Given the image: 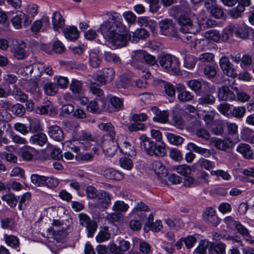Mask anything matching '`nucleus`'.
<instances>
[{"instance_id":"f257e3e1","label":"nucleus","mask_w":254,"mask_h":254,"mask_svg":"<svg viewBox=\"0 0 254 254\" xmlns=\"http://www.w3.org/2000/svg\"><path fill=\"white\" fill-rule=\"evenodd\" d=\"M151 135L152 137L156 140V142H154L152 139L144 134L139 137L141 149L150 156H165L166 149L165 144L162 141L161 132L158 130L152 129L151 130Z\"/></svg>"},{"instance_id":"f03ea898","label":"nucleus","mask_w":254,"mask_h":254,"mask_svg":"<svg viewBox=\"0 0 254 254\" xmlns=\"http://www.w3.org/2000/svg\"><path fill=\"white\" fill-rule=\"evenodd\" d=\"M106 15L108 19L101 24L98 30L105 38L108 39L117 31H125V25L120 13L111 11L107 12Z\"/></svg>"},{"instance_id":"7ed1b4c3","label":"nucleus","mask_w":254,"mask_h":254,"mask_svg":"<svg viewBox=\"0 0 254 254\" xmlns=\"http://www.w3.org/2000/svg\"><path fill=\"white\" fill-rule=\"evenodd\" d=\"M144 64L150 65L156 64L157 60L155 57L143 50H139L134 52L130 61L131 66L135 68L141 69Z\"/></svg>"},{"instance_id":"20e7f679","label":"nucleus","mask_w":254,"mask_h":254,"mask_svg":"<svg viewBox=\"0 0 254 254\" xmlns=\"http://www.w3.org/2000/svg\"><path fill=\"white\" fill-rule=\"evenodd\" d=\"M180 26V31L183 34H196L201 30V26L198 22H192L189 16L183 14L178 18Z\"/></svg>"},{"instance_id":"39448f33","label":"nucleus","mask_w":254,"mask_h":254,"mask_svg":"<svg viewBox=\"0 0 254 254\" xmlns=\"http://www.w3.org/2000/svg\"><path fill=\"white\" fill-rule=\"evenodd\" d=\"M159 63L164 69L177 75L181 74L180 63L177 59L170 54L161 55L159 58Z\"/></svg>"},{"instance_id":"423d86ee","label":"nucleus","mask_w":254,"mask_h":254,"mask_svg":"<svg viewBox=\"0 0 254 254\" xmlns=\"http://www.w3.org/2000/svg\"><path fill=\"white\" fill-rule=\"evenodd\" d=\"M187 84L197 95H202L215 89L214 86H211L209 83L202 79H191L187 81Z\"/></svg>"},{"instance_id":"0eeeda50","label":"nucleus","mask_w":254,"mask_h":254,"mask_svg":"<svg viewBox=\"0 0 254 254\" xmlns=\"http://www.w3.org/2000/svg\"><path fill=\"white\" fill-rule=\"evenodd\" d=\"M129 38V36L128 35L127 30L125 26V31H117L108 40L111 47L113 49H117L126 46L127 45Z\"/></svg>"},{"instance_id":"6e6552de","label":"nucleus","mask_w":254,"mask_h":254,"mask_svg":"<svg viewBox=\"0 0 254 254\" xmlns=\"http://www.w3.org/2000/svg\"><path fill=\"white\" fill-rule=\"evenodd\" d=\"M187 149L190 151L185 155V159L188 163H191L195 156V154L191 151L200 154L204 157H209L211 155V152L209 150L198 146L192 142L188 144Z\"/></svg>"},{"instance_id":"1a4fd4ad","label":"nucleus","mask_w":254,"mask_h":254,"mask_svg":"<svg viewBox=\"0 0 254 254\" xmlns=\"http://www.w3.org/2000/svg\"><path fill=\"white\" fill-rule=\"evenodd\" d=\"M78 218L79 224L86 228L88 237H92L97 228L96 222L92 220L89 216L84 213L78 214Z\"/></svg>"},{"instance_id":"9d476101","label":"nucleus","mask_w":254,"mask_h":254,"mask_svg":"<svg viewBox=\"0 0 254 254\" xmlns=\"http://www.w3.org/2000/svg\"><path fill=\"white\" fill-rule=\"evenodd\" d=\"M226 30L231 36L235 34L236 37L243 39L249 37L250 28L245 24H230L227 27Z\"/></svg>"},{"instance_id":"9b49d317","label":"nucleus","mask_w":254,"mask_h":254,"mask_svg":"<svg viewBox=\"0 0 254 254\" xmlns=\"http://www.w3.org/2000/svg\"><path fill=\"white\" fill-rule=\"evenodd\" d=\"M159 26L161 34L174 37L177 36V30L172 20L169 19L162 20L159 22Z\"/></svg>"},{"instance_id":"f8f14e48","label":"nucleus","mask_w":254,"mask_h":254,"mask_svg":"<svg viewBox=\"0 0 254 254\" xmlns=\"http://www.w3.org/2000/svg\"><path fill=\"white\" fill-rule=\"evenodd\" d=\"M115 74V71L113 68H105L94 75V79L101 85H105L114 79Z\"/></svg>"},{"instance_id":"ddd939ff","label":"nucleus","mask_w":254,"mask_h":254,"mask_svg":"<svg viewBox=\"0 0 254 254\" xmlns=\"http://www.w3.org/2000/svg\"><path fill=\"white\" fill-rule=\"evenodd\" d=\"M219 64L223 73L228 76L235 78L237 76L236 70L228 57L226 56L221 57L219 60Z\"/></svg>"},{"instance_id":"4468645a","label":"nucleus","mask_w":254,"mask_h":254,"mask_svg":"<svg viewBox=\"0 0 254 254\" xmlns=\"http://www.w3.org/2000/svg\"><path fill=\"white\" fill-rule=\"evenodd\" d=\"M111 203L110 194L104 190L98 193L96 201L92 204L94 208L100 209H106Z\"/></svg>"},{"instance_id":"2eb2a0df","label":"nucleus","mask_w":254,"mask_h":254,"mask_svg":"<svg viewBox=\"0 0 254 254\" xmlns=\"http://www.w3.org/2000/svg\"><path fill=\"white\" fill-rule=\"evenodd\" d=\"M102 147L105 155L108 157L114 156L119 146L117 139L102 140Z\"/></svg>"},{"instance_id":"dca6fc26","label":"nucleus","mask_w":254,"mask_h":254,"mask_svg":"<svg viewBox=\"0 0 254 254\" xmlns=\"http://www.w3.org/2000/svg\"><path fill=\"white\" fill-rule=\"evenodd\" d=\"M11 21L15 28L19 29L22 27L21 23L22 21L24 26L26 27L31 24L32 19L23 12H19L15 16L12 17Z\"/></svg>"},{"instance_id":"f3484780","label":"nucleus","mask_w":254,"mask_h":254,"mask_svg":"<svg viewBox=\"0 0 254 254\" xmlns=\"http://www.w3.org/2000/svg\"><path fill=\"white\" fill-rule=\"evenodd\" d=\"M99 128L106 132L102 138V140L115 139L116 136V131L114 126L111 123H101L98 125Z\"/></svg>"},{"instance_id":"a211bd4d","label":"nucleus","mask_w":254,"mask_h":254,"mask_svg":"<svg viewBox=\"0 0 254 254\" xmlns=\"http://www.w3.org/2000/svg\"><path fill=\"white\" fill-rule=\"evenodd\" d=\"M150 111L155 116L153 120L155 122L161 124H166L169 121V112L167 110L160 111L158 107L154 106L150 108Z\"/></svg>"},{"instance_id":"6ab92c4d","label":"nucleus","mask_w":254,"mask_h":254,"mask_svg":"<svg viewBox=\"0 0 254 254\" xmlns=\"http://www.w3.org/2000/svg\"><path fill=\"white\" fill-rule=\"evenodd\" d=\"M203 217L205 221L213 226H217L220 222V219L216 215L215 210L212 207L206 208Z\"/></svg>"},{"instance_id":"aec40b11","label":"nucleus","mask_w":254,"mask_h":254,"mask_svg":"<svg viewBox=\"0 0 254 254\" xmlns=\"http://www.w3.org/2000/svg\"><path fill=\"white\" fill-rule=\"evenodd\" d=\"M248 243L254 245V236L250 234L249 229L240 222L235 230Z\"/></svg>"},{"instance_id":"412c9836","label":"nucleus","mask_w":254,"mask_h":254,"mask_svg":"<svg viewBox=\"0 0 254 254\" xmlns=\"http://www.w3.org/2000/svg\"><path fill=\"white\" fill-rule=\"evenodd\" d=\"M218 98L221 101H233L236 96L228 86H223L218 89Z\"/></svg>"},{"instance_id":"4be33fe9","label":"nucleus","mask_w":254,"mask_h":254,"mask_svg":"<svg viewBox=\"0 0 254 254\" xmlns=\"http://www.w3.org/2000/svg\"><path fill=\"white\" fill-rule=\"evenodd\" d=\"M48 133L50 137L58 141H62L64 139V134L63 129L57 125L51 126Z\"/></svg>"},{"instance_id":"5701e85b","label":"nucleus","mask_w":254,"mask_h":254,"mask_svg":"<svg viewBox=\"0 0 254 254\" xmlns=\"http://www.w3.org/2000/svg\"><path fill=\"white\" fill-rule=\"evenodd\" d=\"M226 244L222 242H209L208 254H226Z\"/></svg>"},{"instance_id":"b1692460","label":"nucleus","mask_w":254,"mask_h":254,"mask_svg":"<svg viewBox=\"0 0 254 254\" xmlns=\"http://www.w3.org/2000/svg\"><path fill=\"white\" fill-rule=\"evenodd\" d=\"M152 168L158 178L166 177L168 174V170L160 161H154L152 163Z\"/></svg>"},{"instance_id":"393cba45","label":"nucleus","mask_w":254,"mask_h":254,"mask_svg":"<svg viewBox=\"0 0 254 254\" xmlns=\"http://www.w3.org/2000/svg\"><path fill=\"white\" fill-rule=\"evenodd\" d=\"M17 44L15 45L16 47L14 50V57L18 60H23L26 57L25 51L26 44L25 43L20 41L17 42Z\"/></svg>"},{"instance_id":"a878e982","label":"nucleus","mask_w":254,"mask_h":254,"mask_svg":"<svg viewBox=\"0 0 254 254\" xmlns=\"http://www.w3.org/2000/svg\"><path fill=\"white\" fill-rule=\"evenodd\" d=\"M179 86L180 87L178 88L179 91L178 99L179 100L183 102L191 100L193 95L190 91L185 90V87L184 85H179Z\"/></svg>"},{"instance_id":"bb28decb","label":"nucleus","mask_w":254,"mask_h":254,"mask_svg":"<svg viewBox=\"0 0 254 254\" xmlns=\"http://www.w3.org/2000/svg\"><path fill=\"white\" fill-rule=\"evenodd\" d=\"M52 19L53 28L55 31L62 28L64 25V20L59 11H56L53 14Z\"/></svg>"},{"instance_id":"cd10ccee","label":"nucleus","mask_w":254,"mask_h":254,"mask_svg":"<svg viewBox=\"0 0 254 254\" xmlns=\"http://www.w3.org/2000/svg\"><path fill=\"white\" fill-rule=\"evenodd\" d=\"M63 32L67 39L72 41L76 40L79 36L77 28L74 26L64 28Z\"/></svg>"},{"instance_id":"c85d7f7f","label":"nucleus","mask_w":254,"mask_h":254,"mask_svg":"<svg viewBox=\"0 0 254 254\" xmlns=\"http://www.w3.org/2000/svg\"><path fill=\"white\" fill-rule=\"evenodd\" d=\"M234 145L233 141L228 138L224 139H218L215 142L216 148L221 150H226L227 149L232 148Z\"/></svg>"},{"instance_id":"c756f323","label":"nucleus","mask_w":254,"mask_h":254,"mask_svg":"<svg viewBox=\"0 0 254 254\" xmlns=\"http://www.w3.org/2000/svg\"><path fill=\"white\" fill-rule=\"evenodd\" d=\"M47 142V137L44 133H39L32 135L30 138L31 144L38 145L41 146L44 145Z\"/></svg>"},{"instance_id":"7c9ffc66","label":"nucleus","mask_w":254,"mask_h":254,"mask_svg":"<svg viewBox=\"0 0 254 254\" xmlns=\"http://www.w3.org/2000/svg\"><path fill=\"white\" fill-rule=\"evenodd\" d=\"M104 175L107 179L116 181H120L124 177V175L121 172L111 168L105 170L104 172Z\"/></svg>"},{"instance_id":"2f4dec72","label":"nucleus","mask_w":254,"mask_h":254,"mask_svg":"<svg viewBox=\"0 0 254 254\" xmlns=\"http://www.w3.org/2000/svg\"><path fill=\"white\" fill-rule=\"evenodd\" d=\"M138 22L141 26L148 27L154 33L156 30L157 24L155 20H151L147 17H140L138 19Z\"/></svg>"},{"instance_id":"473e14b6","label":"nucleus","mask_w":254,"mask_h":254,"mask_svg":"<svg viewBox=\"0 0 254 254\" xmlns=\"http://www.w3.org/2000/svg\"><path fill=\"white\" fill-rule=\"evenodd\" d=\"M119 148L121 152L128 156L133 157L136 155L134 146L128 141L124 142L122 146L119 147Z\"/></svg>"},{"instance_id":"72a5a7b5","label":"nucleus","mask_w":254,"mask_h":254,"mask_svg":"<svg viewBox=\"0 0 254 254\" xmlns=\"http://www.w3.org/2000/svg\"><path fill=\"white\" fill-rule=\"evenodd\" d=\"M165 135L168 142L174 145L180 146L185 140V139L183 137L172 133L166 132Z\"/></svg>"},{"instance_id":"f704fd0d","label":"nucleus","mask_w":254,"mask_h":254,"mask_svg":"<svg viewBox=\"0 0 254 254\" xmlns=\"http://www.w3.org/2000/svg\"><path fill=\"white\" fill-rule=\"evenodd\" d=\"M99 51L96 52L92 50L89 55V64L93 68H96L99 66L102 62V60L98 55Z\"/></svg>"},{"instance_id":"c9c22d12","label":"nucleus","mask_w":254,"mask_h":254,"mask_svg":"<svg viewBox=\"0 0 254 254\" xmlns=\"http://www.w3.org/2000/svg\"><path fill=\"white\" fill-rule=\"evenodd\" d=\"M237 151L247 159L252 158L253 155L250 146L247 144L240 143L237 147Z\"/></svg>"},{"instance_id":"e433bc0d","label":"nucleus","mask_w":254,"mask_h":254,"mask_svg":"<svg viewBox=\"0 0 254 254\" xmlns=\"http://www.w3.org/2000/svg\"><path fill=\"white\" fill-rule=\"evenodd\" d=\"M195 165L196 168L204 169L207 171H210L215 167V163L214 162L203 158L199 159Z\"/></svg>"},{"instance_id":"4c0bfd02","label":"nucleus","mask_w":254,"mask_h":254,"mask_svg":"<svg viewBox=\"0 0 254 254\" xmlns=\"http://www.w3.org/2000/svg\"><path fill=\"white\" fill-rule=\"evenodd\" d=\"M110 103L114 112H118L124 109V99L117 96H112L110 99Z\"/></svg>"},{"instance_id":"58836bf2","label":"nucleus","mask_w":254,"mask_h":254,"mask_svg":"<svg viewBox=\"0 0 254 254\" xmlns=\"http://www.w3.org/2000/svg\"><path fill=\"white\" fill-rule=\"evenodd\" d=\"M198 59L194 56L186 53L184 58V66L188 69L193 68L196 64Z\"/></svg>"},{"instance_id":"ea45409f","label":"nucleus","mask_w":254,"mask_h":254,"mask_svg":"<svg viewBox=\"0 0 254 254\" xmlns=\"http://www.w3.org/2000/svg\"><path fill=\"white\" fill-rule=\"evenodd\" d=\"M147 31L143 29H137L133 33L132 38L130 37L129 35L130 40L133 43H136L140 39H144L148 37Z\"/></svg>"},{"instance_id":"a19ab883","label":"nucleus","mask_w":254,"mask_h":254,"mask_svg":"<svg viewBox=\"0 0 254 254\" xmlns=\"http://www.w3.org/2000/svg\"><path fill=\"white\" fill-rule=\"evenodd\" d=\"M201 97L198 99V104L201 105H211L214 103L215 98L210 94L204 93Z\"/></svg>"},{"instance_id":"79ce46f5","label":"nucleus","mask_w":254,"mask_h":254,"mask_svg":"<svg viewBox=\"0 0 254 254\" xmlns=\"http://www.w3.org/2000/svg\"><path fill=\"white\" fill-rule=\"evenodd\" d=\"M83 83L81 81L72 79L69 85V89L74 94H80L82 92Z\"/></svg>"},{"instance_id":"37998d69","label":"nucleus","mask_w":254,"mask_h":254,"mask_svg":"<svg viewBox=\"0 0 254 254\" xmlns=\"http://www.w3.org/2000/svg\"><path fill=\"white\" fill-rule=\"evenodd\" d=\"M90 90L96 96L97 99L98 98L99 99L102 100L104 98L103 90L100 88L99 85L96 82H93L90 84Z\"/></svg>"},{"instance_id":"c03bdc74","label":"nucleus","mask_w":254,"mask_h":254,"mask_svg":"<svg viewBox=\"0 0 254 254\" xmlns=\"http://www.w3.org/2000/svg\"><path fill=\"white\" fill-rule=\"evenodd\" d=\"M49 111L50 115L56 112V109L53 107L50 103L44 106H38L36 109V113L40 115L47 114Z\"/></svg>"},{"instance_id":"a18cd8bd","label":"nucleus","mask_w":254,"mask_h":254,"mask_svg":"<svg viewBox=\"0 0 254 254\" xmlns=\"http://www.w3.org/2000/svg\"><path fill=\"white\" fill-rule=\"evenodd\" d=\"M19 199V197H17L13 193L6 194L1 197V199L11 207L16 205Z\"/></svg>"},{"instance_id":"49530a36","label":"nucleus","mask_w":254,"mask_h":254,"mask_svg":"<svg viewBox=\"0 0 254 254\" xmlns=\"http://www.w3.org/2000/svg\"><path fill=\"white\" fill-rule=\"evenodd\" d=\"M80 139L85 141V149L88 150L89 149L92 144H91V142L95 143V141L92 137L91 134L90 133L85 132L84 131H82L81 134L80 135Z\"/></svg>"},{"instance_id":"de8ad7c7","label":"nucleus","mask_w":254,"mask_h":254,"mask_svg":"<svg viewBox=\"0 0 254 254\" xmlns=\"http://www.w3.org/2000/svg\"><path fill=\"white\" fill-rule=\"evenodd\" d=\"M43 89L45 94L49 96H54L58 91V87L55 83H47L44 84Z\"/></svg>"},{"instance_id":"09e8293b","label":"nucleus","mask_w":254,"mask_h":254,"mask_svg":"<svg viewBox=\"0 0 254 254\" xmlns=\"http://www.w3.org/2000/svg\"><path fill=\"white\" fill-rule=\"evenodd\" d=\"M34 153L35 149L33 148L24 147L21 150V156L24 160L31 161L33 159Z\"/></svg>"},{"instance_id":"8fccbe9b","label":"nucleus","mask_w":254,"mask_h":254,"mask_svg":"<svg viewBox=\"0 0 254 254\" xmlns=\"http://www.w3.org/2000/svg\"><path fill=\"white\" fill-rule=\"evenodd\" d=\"M204 37L206 39L215 42H219L221 39L219 32L214 29L206 31L204 34Z\"/></svg>"},{"instance_id":"3c124183","label":"nucleus","mask_w":254,"mask_h":254,"mask_svg":"<svg viewBox=\"0 0 254 254\" xmlns=\"http://www.w3.org/2000/svg\"><path fill=\"white\" fill-rule=\"evenodd\" d=\"M4 239L6 243L10 247L16 249L19 246V241L18 238L13 235L5 234Z\"/></svg>"},{"instance_id":"603ef678","label":"nucleus","mask_w":254,"mask_h":254,"mask_svg":"<svg viewBox=\"0 0 254 254\" xmlns=\"http://www.w3.org/2000/svg\"><path fill=\"white\" fill-rule=\"evenodd\" d=\"M26 90L32 94H38L40 93L39 84L37 81L32 80L27 82Z\"/></svg>"},{"instance_id":"864d4df0","label":"nucleus","mask_w":254,"mask_h":254,"mask_svg":"<svg viewBox=\"0 0 254 254\" xmlns=\"http://www.w3.org/2000/svg\"><path fill=\"white\" fill-rule=\"evenodd\" d=\"M31 180L32 184L37 187L45 186L46 176L32 174L31 176Z\"/></svg>"},{"instance_id":"5fc2aeb1","label":"nucleus","mask_w":254,"mask_h":254,"mask_svg":"<svg viewBox=\"0 0 254 254\" xmlns=\"http://www.w3.org/2000/svg\"><path fill=\"white\" fill-rule=\"evenodd\" d=\"M104 57L105 60L108 62L119 64L121 61L119 56L110 52H105Z\"/></svg>"},{"instance_id":"6e6d98bb","label":"nucleus","mask_w":254,"mask_h":254,"mask_svg":"<svg viewBox=\"0 0 254 254\" xmlns=\"http://www.w3.org/2000/svg\"><path fill=\"white\" fill-rule=\"evenodd\" d=\"M245 8H244L242 5H238L234 8L230 10L229 15L234 18H238L242 16L243 12L245 11Z\"/></svg>"},{"instance_id":"4d7b16f0","label":"nucleus","mask_w":254,"mask_h":254,"mask_svg":"<svg viewBox=\"0 0 254 254\" xmlns=\"http://www.w3.org/2000/svg\"><path fill=\"white\" fill-rule=\"evenodd\" d=\"M108 231V229L105 227L98 233L96 237V239L98 242L101 243L110 239V234Z\"/></svg>"},{"instance_id":"13d9d810","label":"nucleus","mask_w":254,"mask_h":254,"mask_svg":"<svg viewBox=\"0 0 254 254\" xmlns=\"http://www.w3.org/2000/svg\"><path fill=\"white\" fill-rule=\"evenodd\" d=\"M224 222L226 224L228 229L233 230L236 229L240 222V221L235 220L234 218L231 216L226 217L224 219Z\"/></svg>"},{"instance_id":"bf43d9fd","label":"nucleus","mask_w":254,"mask_h":254,"mask_svg":"<svg viewBox=\"0 0 254 254\" xmlns=\"http://www.w3.org/2000/svg\"><path fill=\"white\" fill-rule=\"evenodd\" d=\"M208 247H209L208 241H201L199 245L194 250L193 254H206Z\"/></svg>"},{"instance_id":"052dcab7","label":"nucleus","mask_w":254,"mask_h":254,"mask_svg":"<svg viewBox=\"0 0 254 254\" xmlns=\"http://www.w3.org/2000/svg\"><path fill=\"white\" fill-rule=\"evenodd\" d=\"M128 207V205L124 201L118 200L114 203L112 209L117 212H126L127 210Z\"/></svg>"},{"instance_id":"680f3d73","label":"nucleus","mask_w":254,"mask_h":254,"mask_svg":"<svg viewBox=\"0 0 254 254\" xmlns=\"http://www.w3.org/2000/svg\"><path fill=\"white\" fill-rule=\"evenodd\" d=\"M204 74L209 79L214 78L217 73L216 67L213 65H206L204 68Z\"/></svg>"},{"instance_id":"e2e57ef3","label":"nucleus","mask_w":254,"mask_h":254,"mask_svg":"<svg viewBox=\"0 0 254 254\" xmlns=\"http://www.w3.org/2000/svg\"><path fill=\"white\" fill-rule=\"evenodd\" d=\"M209 12L213 17L217 19L222 18L224 15L223 7L217 4L214 6L213 9Z\"/></svg>"},{"instance_id":"0e129e2a","label":"nucleus","mask_w":254,"mask_h":254,"mask_svg":"<svg viewBox=\"0 0 254 254\" xmlns=\"http://www.w3.org/2000/svg\"><path fill=\"white\" fill-rule=\"evenodd\" d=\"M246 112V109L244 106L235 107L231 111L232 116L237 119L242 118Z\"/></svg>"},{"instance_id":"69168bd1","label":"nucleus","mask_w":254,"mask_h":254,"mask_svg":"<svg viewBox=\"0 0 254 254\" xmlns=\"http://www.w3.org/2000/svg\"><path fill=\"white\" fill-rule=\"evenodd\" d=\"M198 23L201 27L203 26L205 28H211L217 25V22L215 20L207 17L202 18Z\"/></svg>"},{"instance_id":"338daca9","label":"nucleus","mask_w":254,"mask_h":254,"mask_svg":"<svg viewBox=\"0 0 254 254\" xmlns=\"http://www.w3.org/2000/svg\"><path fill=\"white\" fill-rule=\"evenodd\" d=\"M227 130L229 135L233 136L237 140L238 138V126L235 123H227Z\"/></svg>"},{"instance_id":"774afa93","label":"nucleus","mask_w":254,"mask_h":254,"mask_svg":"<svg viewBox=\"0 0 254 254\" xmlns=\"http://www.w3.org/2000/svg\"><path fill=\"white\" fill-rule=\"evenodd\" d=\"M176 170L178 173L185 177L190 175L191 172L190 167L186 164L178 166Z\"/></svg>"}]
</instances>
